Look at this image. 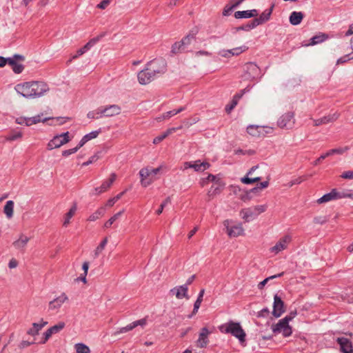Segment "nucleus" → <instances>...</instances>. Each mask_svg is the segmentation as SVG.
I'll return each mask as SVG.
<instances>
[{
	"label": "nucleus",
	"mask_w": 353,
	"mask_h": 353,
	"mask_svg": "<svg viewBox=\"0 0 353 353\" xmlns=\"http://www.w3.org/2000/svg\"><path fill=\"white\" fill-rule=\"evenodd\" d=\"M65 323L64 322H59L57 325L52 326L47 330L49 332V333L52 335L54 334H57L61 330H62L65 327Z\"/></svg>",
	"instance_id": "nucleus-40"
},
{
	"label": "nucleus",
	"mask_w": 353,
	"mask_h": 353,
	"mask_svg": "<svg viewBox=\"0 0 353 353\" xmlns=\"http://www.w3.org/2000/svg\"><path fill=\"white\" fill-rule=\"evenodd\" d=\"M18 262L15 259H12L8 263V267L11 269L17 268Z\"/></svg>",
	"instance_id": "nucleus-64"
},
{
	"label": "nucleus",
	"mask_w": 353,
	"mask_h": 353,
	"mask_svg": "<svg viewBox=\"0 0 353 353\" xmlns=\"http://www.w3.org/2000/svg\"><path fill=\"white\" fill-rule=\"evenodd\" d=\"M232 221L230 220H225L223 222V225L226 229V232L230 237H237L244 234V229L242 224L238 223L230 225Z\"/></svg>",
	"instance_id": "nucleus-9"
},
{
	"label": "nucleus",
	"mask_w": 353,
	"mask_h": 353,
	"mask_svg": "<svg viewBox=\"0 0 353 353\" xmlns=\"http://www.w3.org/2000/svg\"><path fill=\"white\" fill-rule=\"evenodd\" d=\"M124 210H122L116 213L115 214H114L104 223V228H110L112 226V225L122 216Z\"/></svg>",
	"instance_id": "nucleus-36"
},
{
	"label": "nucleus",
	"mask_w": 353,
	"mask_h": 353,
	"mask_svg": "<svg viewBox=\"0 0 353 353\" xmlns=\"http://www.w3.org/2000/svg\"><path fill=\"white\" fill-rule=\"evenodd\" d=\"M272 330L274 334H282L284 336H289L292 334V328L286 323V319H281L276 324L272 325Z\"/></svg>",
	"instance_id": "nucleus-8"
},
{
	"label": "nucleus",
	"mask_w": 353,
	"mask_h": 353,
	"mask_svg": "<svg viewBox=\"0 0 353 353\" xmlns=\"http://www.w3.org/2000/svg\"><path fill=\"white\" fill-rule=\"evenodd\" d=\"M222 333L231 334L239 339L240 343L243 344L245 341L246 334L239 323L229 321L219 327Z\"/></svg>",
	"instance_id": "nucleus-2"
},
{
	"label": "nucleus",
	"mask_w": 353,
	"mask_h": 353,
	"mask_svg": "<svg viewBox=\"0 0 353 353\" xmlns=\"http://www.w3.org/2000/svg\"><path fill=\"white\" fill-rule=\"evenodd\" d=\"M98 41V39H92L89 42H88L83 47L77 50V54L73 56V59H76L78 57L83 54L85 52L90 49Z\"/></svg>",
	"instance_id": "nucleus-30"
},
{
	"label": "nucleus",
	"mask_w": 353,
	"mask_h": 353,
	"mask_svg": "<svg viewBox=\"0 0 353 353\" xmlns=\"http://www.w3.org/2000/svg\"><path fill=\"white\" fill-rule=\"evenodd\" d=\"M110 3V0H103L97 5V8L100 9H105Z\"/></svg>",
	"instance_id": "nucleus-60"
},
{
	"label": "nucleus",
	"mask_w": 353,
	"mask_h": 353,
	"mask_svg": "<svg viewBox=\"0 0 353 353\" xmlns=\"http://www.w3.org/2000/svg\"><path fill=\"white\" fill-rule=\"evenodd\" d=\"M82 146H80V143H79V145L74 148H72V149H69V150H64L62 152V155L64 156V157H68L72 154H74L76 152L78 151V150L81 148Z\"/></svg>",
	"instance_id": "nucleus-51"
},
{
	"label": "nucleus",
	"mask_w": 353,
	"mask_h": 353,
	"mask_svg": "<svg viewBox=\"0 0 353 353\" xmlns=\"http://www.w3.org/2000/svg\"><path fill=\"white\" fill-rule=\"evenodd\" d=\"M350 59H351V58L350 57V56L348 54L345 55V56L339 58L337 60L336 65H339V64H342V63H346L347 61H348Z\"/></svg>",
	"instance_id": "nucleus-56"
},
{
	"label": "nucleus",
	"mask_w": 353,
	"mask_h": 353,
	"mask_svg": "<svg viewBox=\"0 0 353 353\" xmlns=\"http://www.w3.org/2000/svg\"><path fill=\"white\" fill-rule=\"evenodd\" d=\"M70 141L69 132H65L59 135L54 137L48 143L47 148L52 150L55 148H60L61 145L68 143Z\"/></svg>",
	"instance_id": "nucleus-6"
},
{
	"label": "nucleus",
	"mask_w": 353,
	"mask_h": 353,
	"mask_svg": "<svg viewBox=\"0 0 353 353\" xmlns=\"http://www.w3.org/2000/svg\"><path fill=\"white\" fill-rule=\"evenodd\" d=\"M274 7V4H272L269 9L265 10L259 17L255 18L251 21V25L250 27L256 28L259 25H261L268 22L270 19Z\"/></svg>",
	"instance_id": "nucleus-12"
},
{
	"label": "nucleus",
	"mask_w": 353,
	"mask_h": 353,
	"mask_svg": "<svg viewBox=\"0 0 353 353\" xmlns=\"http://www.w3.org/2000/svg\"><path fill=\"white\" fill-rule=\"evenodd\" d=\"M176 131V128H172L167 130L166 132H163L162 134L157 136L155 137L153 140L154 144H158L160 142H161L164 139H165L167 137H168L170 134H171L172 132Z\"/></svg>",
	"instance_id": "nucleus-37"
},
{
	"label": "nucleus",
	"mask_w": 353,
	"mask_h": 353,
	"mask_svg": "<svg viewBox=\"0 0 353 353\" xmlns=\"http://www.w3.org/2000/svg\"><path fill=\"white\" fill-rule=\"evenodd\" d=\"M349 149L348 147H344V148H334L330 150L327 152L324 153L321 156H320L314 162V165H317L319 164L323 159L325 158H329L330 156L334 155V154H343L346 151H347Z\"/></svg>",
	"instance_id": "nucleus-17"
},
{
	"label": "nucleus",
	"mask_w": 353,
	"mask_h": 353,
	"mask_svg": "<svg viewBox=\"0 0 353 353\" xmlns=\"http://www.w3.org/2000/svg\"><path fill=\"white\" fill-rule=\"evenodd\" d=\"M134 328V325H133V323H132L125 327H121L119 331L115 332V334H120V333H125V332L132 330Z\"/></svg>",
	"instance_id": "nucleus-54"
},
{
	"label": "nucleus",
	"mask_w": 353,
	"mask_h": 353,
	"mask_svg": "<svg viewBox=\"0 0 353 353\" xmlns=\"http://www.w3.org/2000/svg\"><path fill=\"white\" fill-rule=\"evenodd\" d=\"M47 324L48 322L43 319H41L39 323H33L32 327L27 331V334L33 336H37L39 334V331L41 330V329Z\"/></svg>",
	"instance_id": "nucleus-26"
},
{
	"label": "nucleus",
	"mask_w": 353,
	"mask_h": 353,
	"mask_svg": "<svg viewBox=\"0 0 353 353\" xmlns=\"http://www.w3.org/2000/svg\"><path fill=\"white\" fill-rule=\"evenodd\" d=\"M33 343H34V342H29V341H22L20 343V344H19V348H21V349H23V348H25V347H27L30 346V345H32V344H33Z\"/></svg>",
	"instance_id": "nucleus-62"
},
{
	"label": "nucleus",
	"mask_w": 353,
	"mask_h": 353,
	"mask_svg": "<svg viewBox=\"0 0 353 353\" xmlns=\"http://www.w3.org/2000/svg\"><path fill=\"white\" fill-rule=\"evenodd\" d=\"M147 321L145 319H142L136 321L132 322L133 325H134V327L138 325L144 326L146 325Z\"/></svg>",
	"instance_id": "nucleus-59"
},
{
	"label": "nucleus",
	"mask_w": 353,
	"mask_h": 353,
	"mask_svg": "<svg viewBox=\"0 0 353 353\" xmlns=\"http://www.w3.org/2000/svg\"><path fill=\"white\" fill-rule=\"evenodd\" d=\"M194 39V33H189L186 37H185L181 41L185 48H186V46L190 45L192 41Z\"/></svg>",
	"instance_id": "nucleus-47"
},
{
	"label": "nucleus",
	"mask_w": 353,
	"mask_h": 353,
	"mask_svg": "<svg viewBox=\"0 0 353 353\" xmlns=\"http://www.w3.org/2000/svg\"><path fill=\"white\" fill-rule=\"evenodd\" d=\"M340 345V350L343 353H353L352 342L345 337H339L336 339Z\"/></svg>",
	"instance_id": "nucleus-20"
},
{
	"label": "nucleus",
	"mask_w": 353,
	"mask_h": 353,
	"mask_svg": "<svg viewBox=\"0 0 353 353\" xmlns=\"http://www.w3.org/2000/svg\"><path fill=\"white\" fill-rule=\"evenodd\" d=\"M103 116L106 117H114L121 113V109L118 105L102 106Z\"/></svg>",
	"instance_id": "nucleus-24"
},
{
	"label": "nucleus",
	"mask_w": 353,
	"mask_h": 353,
	"mask_svg": "<svg viewBox=\"0 0 353 353\" xmlns=\"http://www.w3.org/2000/svg\"><path fill=\"white\" fill-rule=\"evenodd\" d=\"M304 17L303 14L301 12H292L289 17L290 23L293 26H297L300 24Z\"/></svg>",
	"instance_id": "nucleus-28"
},
{
	"label": "nucleus",
	"mask_w": 353,
	"mask_h": 353,
	"mask_svg": "<svg viewBox=\"0 0 353 353\" xmlns=\"http://www.w3.org/2000/svg\"><path fill=\"white\" fill-rule=\"evenodd\" d=\"M336 200L347 198L348 192L347 191H339L337 189L334 188Z\"/></svg>",
	"instance_id": "nucleus-49"
},
{
	"label": "nucleus",
	"mask_w": 353,
	"mask_h": 353,
	"mask_svg": "<svg viewBox=\"0 0 353 353\" xmlns=\"http://www.w3.org/2000/svg\"><path fill=\"white\" fill-rule=\"evenodd\" d=\"M137 77L139 82L142 85L148 84L156 78L150 70H148L147 66L138 73Z\"/></svg>",
	"instance_id": "nucleus-18"
},
{
	"label": "nucleus",
	"mask_w": 353,
	"mask_h": 353,
	"mask_svg": "<svg viewBox=\"0 0 353 353\" xmlns=\"http://www.w3.org/2000/svg\"><path fill=\"white\" fill-rule=\"evenodd\" d=\"M52 336V335L49 333L48 330L43 333V337L42 341H41L40 343L45 344L48 339Z\"/></svg>",
	"instance_id": "nucleus-61"
},
{
	"label": "nucleus",
	"mask_w": 353,
	"mask_h": 353,
	"mask_svg": "<svg viewBox=\"0 0 353 353\" xmlns=\"http://www.w3.org/2000/svg\"><path fill=\"white\" fill-rule=\"evenodd\" d=\"M258 168V165L253 166L248 172L247 176L241 179V182L245 184H251L259 181L261 179L260 176H252V174Z\"/></svg>",
	"instance_id": "nucleus-25"
},
{
	"label": "nucleus",
	"mask_w": 353,
	"mask_h": 353,
	"mask_svg": "<svg viewBox=\"0 0 353 353\" xmlns=\"http://www.w3.org/2000/svg\"><path fill=\"white\" fill-rule=\"evenodd\" d=\"M336 200L334 190L332 189L330 192L324 194L322 197L319 198L316 202L319 204L327 203L331 201Z\"/></svg>",
	"instance_id": "nucleus-34"
},
{
	"label": "nucleus",
	"mask_w": 353,
	"mask_h": 353,
	"mask_svg": "<svg viewBox=\"0 0 353 353\" xmlns=\"http://www.w3.org/2000/svg\"><path fill=\"white\" fill-rule=\"evenodd\" d=\"M214 186H212L211 189L208 191V194L209 196H214L221 192V190L219 186L214 188V189L212 190Z\"/></svg>",
	"instance_id": "nucleus-57"
},
{
	"label": "nucleus",
	"mask_w": 353,
	"mask_h": 353,
	"mask_svg": "<svg viewBox=\"0 0 353 353\" xmlns=\"http://www.w3.org/2000/svg\"><path fill=\"white\" fill-rule=\"evenodd\" d=\"M68 300V296L65 293H62L60 296L50 301L48 304V310H58Z\"/></svg>",
	"instance_id": "nucleus-16"
},
{
	"label": "nucleus",
	"mask_w": 353,
	"mask_h": 353,
	"mask_svg": "<svg viewBox=\"0 0 353 353\" xmlns=\"http://www.w3.org/2000/svg\"><path fill=\"white\" fill-rule=\"evenodd\" d=\"M291 241L292 238L290 236H284L278 241L275 245L270 249V252L274 253V254H277L283 250H285L287 249Z\"/></svg>",
	"instance_id": "nucleus-13"
},
{
	"label": "nucleus",
	"mask_w": 353,
	"mask_h": 353,
	"mask_svg": "<svg viewBox=\"0 0 353 353\" xmlns=\"http://www.w3.org/2000/svg\"><path fill=\"white\" fill-rule=\"evenodd\" d=\"M29 241L30 238L28 236L23 234H21L19 239L12 243V245L16 250L24 252Z\"/></svg>",
	"instance_id": "nucleus-22"
},
{
	"label": "nucleus",
	"mask_w": 353,
	"mask_h": 353,
	"mask_svg": "<svg viewBox=\"0 0 353 353\" xmlns=\"http://www.w3.org/2000/svg\"><path fill=\"white\" fill-rule=\"evenodd\" d=\"M285 312L284 303L277 295L274 296L272 315L276 318L280 317Z\"/></svg>",
	"instance_id": "nucleus-14"
},
{
	"label": "nucleus",
	"mask_w": 353,
	"mask_h": 353,
	"mask_svg": "<svg viewBox=\"0 0 353 353\" xmlns=\"http://www.w3.org/2000/svg\"><path fill=\"white\" fill-rule=\"evenodd\" d=\"M211 332L207 327H203L199 335V339L196 341V345L199 348H204L207 347L209 343L208 336Z\"/></svg>",
	"instance_id": "nucleus-15"
},
{
	"label": "nucleus",
	"mask_w": 353,
	"mask_h": 353,
	"mask_svg": "<svg viewBox=\"0 0 353 353\" xmlns=\"http://www.w3.org/2000/svg\"><path fill=\"white\" fill-rule=\"evenodd\" d=\"M265 130L264 126L250 125L247 128V132L253 137H260Z\"/></svg>",
	"instance_id": "nucleus-31"
},
{
	"label": "nucleus",
	"mask_w": 353,
	"mask_h": 353,
	"mask_svg": "<svg viewBox=\"0 0 353 353\" xmlns=\"http://www.w3.org/2000/svg\"><path fill=\"white\" fill-rule=\"evenodd\" d=\"M248 50V47L245 46H241L237 48L230 49L231 54L232 56H238Z\"/></svg>",
	"instance_id": "nucleus-45"
},
{
	"label": "nucleus",
	"mask_w": 353,
	"mask_h": 353,
	"mask_svg": "<svg viewBox=\"0 0 353 353\" xmlns=\"http://www.w3.org/2000/svg\"><path fill=\"white\" fill-rule=\"evenodd\" d=\"M204 293H205V290L202 289L199 294L197 299L194 304V309L192 311V313L194 314H195L198 312V310L199 309V307L201 306V304L203 301V297Z\"/></svg>",
	"instance_id": "nucleus-39"
},
{
	"label": "nucleus",
	"mask_w": 353,
	"mask_h": 353,
	"mask_svg": "<svg viewBox=\"0 0 353 353\" xmlns=\"http://www.w3.org/2000/svg\"><path fill=\"white\" fill-rule=\"evenodd\" d=\"M117 175L114 173L111 174L110 177L108 180L105 181L100 187L96 188L94 191L97 194H100L103 192H106L112 185L114 181L116 180Z\"/></svg>",
	"instance_id": "nucleus-23"
},
{
	"label": "nucleus",
	"mask_w": 353,
	"mask_h": 353,
	"mask_svg": "<svg viewBox=\"0 0 353 353\" xmlns=\"http://www.w3.org/2000/svg\"><path fill=\"white\" fill-rule=\"evenodd\" d=\"M77 210V205L76 203H73L72 206L71 207V208L70 209L68 212H67L65 215L63 226H67L70 223V219L74 215Z\"/></svg>",
	"instance_id": "nucleus-32"
},
{
	"label": "nucleus",
	"mask_w": 353,
	"mask_h": 353,
	"mask_svg": "<svg viewBox=\"0 0 353 353\" xmlns=\"http://www.w3.org/2000/svg\"><path fill=\"white\" fill-rule=\"evenodd\" d=\"M340 176L344 179H353V170L345 171L341 174Z\"/></svg>",
	"instance_id": "nucleus-52"
},
{
	"label": "nucleus",
	"mask_w": 353,
	"mask_h": 353,
	"mask_svg": "<svg viewBox=\"0 0 353 353\" xmlns=\"http://www.w3.org/2000/svg\"><path fill=\"white\" fill-rule=\"evenodd\" d=\"M21 132H12L10 134L6 137V139L9 141H13L19 139L22 137Z\"/></svg>",
	"instance_id": "nucleus-48"
},
{
	"label": "nucleus",
	"mask_w": 353,
	"mask_h": 353,
	"mask_svg": "<svg viewBox=\"0 0 353 353\" xmlns=\"http://www.w3.org/2000/svg\"><path fill=\"white\" fill-rule=\"evenodd\" d=\"M77 353H90V350L88 346L83 343H77L74 345Z\"/></svg>",
	"instance_id": "nucleus-43"
},
{
	"label": "nucleus",
	"mask_w": 353,
	"mask_h": 353,
	"mask_svg": "<svg viewBox=\"0 0 353 353\" xmlns=\"http://www.w3.org/2000/svg\"><path fill=\"white\" fill-rule=\"evenodd\" d=\"M3 212L8 219L13 216L14 213V202L12 201H8L4 206Z\"/></svg>",
	"instance_id": "nucleus-35"
},
{
	"label": "nucleus",
	"mask_w": 353,
	"mask_h": 353,
	"mask_svg": "<svg viewBox=\"0 0 353 353\" xmlns=\"http://www.w3.org/2000/svg\"><path fill=\"white\" fill-rule=\"evenodd\" d=\"M283 274H284V272H281V273H279L278 274H275V275H273V276H269V277L266 278L265 279H264L263 281H262L261 282H260L258 284L259 289H262L266 285V283H268V281H270L271 279H275V278L281 277Z\"/></svg>",
	"instance_id": "nucleus-44"
},
{
	"label": "nucleus",
	"mask_w": 353,
	"mask_h": 353,
	"mask_svg": "<svg viewBox=\"0 0 353 353\" xmlns=\"http://www.w3.org/2000/svg\"><path fill=\"white\" fill-rule=\"evenodd\" d=\"M174 115H176V112H174V110L168 111L167 112L163 113L161 117H157V120L158 121H161L163 120L168 119Z\"/></svg>",
	"instance_id": "nucleus-50"
},
{
	"label": "nucleus",
	"mask_w": 353,
	"mask_h": 353,
	"mask_svg": "<svg viewBox=\"0 0 353 353\" xmlns=\"http://www.w3.org/2000/svg\"><path fill=\"white\" fill-rule=\"evenodd\" d=\"M188 287L187 285H180L175 287L170 290V294L172 295H175V296L178 299H181L183 298H185L186 299H189V296L188 294Z\"/></svg>",
	"instance_id": "nucleus-19"
},
{
	"label": "nucleus",
	"mask_w": 353,
	"mask_h": 353,
	"mask_svg": "<svg viewBox=\"0 0 353 353\" xmlns=\"http://www.w3.org/2000/svg\"><path fill=\"white\" fill-rule=\"evenodd\" d=\"M16 91L26 98H35L42 96L49 88L43 81H30L17 84Z\"/></svg>",
	"instance_id": "nucleus-1"
},
{
	"label": "nucleus",
	"mask_w": 353,
	"mask_h": 353,
	"mask_svg": "<svg viewBox=\"0 0 353 353\" xmlns=\"http://www.w3.org/2000/svg\"><path fill=\"white\" fill-rule=\"evenodd\" d=\"M104 214H105V208L101 207L99 209H98L95 212H94L92 214H91L89 216L88 220L90 221H94L99 219L100 217L103 216L104 215Z\"/></svg>",
	"instance_id": "nucleus-41"
},
{
	"label": "nucleus",
	"mask_w": 353,
	"mask_h": 353,
	"mask_svg": "<svg viewBox=\"0 0 353 353\" xmlns=\"http://www.w3.org/2000/svg\"><path fill=\"white\" fill-rule=\"evenodd\" d=\"M234 8L232 7V5H227L225 6V7L223 9V14L224 16H228L230 14V13L231 12V11L234 9Z\"/></svg>",
	"instance_id": "nucleus-58"
},
{
	"label": "nucleus",
	"mask_w": 353,
	"mask_h": 353,
	"mask_svg": "<svg viewBox=\"0 0 353 353\" xmlns=\"http://www.w3.org/2000/svg\"><path fill=\"white\" fill-rule=\"evenodd\" d=\"M25 60L23 56L20 54H14L12 57L8 58V64L12 67V70L16 74H19L23 70L22 62Z\"/></svg>",
	"instance_id": "nucleus-11"
},
{
	"label": "nucleus",
	"mask_w": 353,
	"mask_h": 353,
	"mask_svg": "<svg viewBox=\"0 0 353 353\" xmlns=\"http://www.w3.org/2000/svg\"><path fill=\"white\" fill-rule=\"evenodd\" d=\"M269 313H270L269 309L264 308L258 312L257 316L259 317H263V316H265L266 315H268Z\"/></svg>",
	"instance_id": "nucleus-63"
},
{
	"label": "nucleus",
	"mask_w": 353,
	"mask_h": 353,
	"mask_svg": "<svg viewBox=\"0 0 353 353\" xmlns=\"http://www.w3.org/2000/svg\"><path fill=\"white\" fill-rule=\"evenodd\" d=\"M170 197H168L167 199H165V200L161 204L160 208L157 210V214H161L163 210L164 207L168 203H170Z\"/></svg>",
	"instance_id": "nucleus-53"
},
{
	"label": "nucleus",
	"mask_w": 353,
	"mask_h": 353,
	"mask_svg": "<svg viewBox=\"0 0 353 353\" xmlns=\"http://www.w3.org/2000/svg\"><path fill=\"white\" fill-rule=\"evenodd\" d=\"M266 210V205H256L241 210L240 212V216L245 222H249L255 219L260 214L264 212Z\"/></svg>",
	"instance_id": "nucleus-4"
},
{
	"label": "nucleus",
	"mask_w": 353,
	"mask_h": 353,
	"mask_svg": "<svg viewBox=\"0 0 353 353\" xmlns=\"http://www.w3.org/2000/svg\"><path fill=\"white\" fill-rule=\"evenodd\" d=\"M328 38L327 35L324 33H320L317 35L314 36L310 39V43L307 44V46H314L319 43H322L323 41H325Z\"/></svg>",
	"instance_id": "nucleus-33"
},
{
	"label": "nucleus",
	"mask_w": 353,
	"mask_h": 353,
	"mask_svg": "<svg viewBox=\"0 0 353 353\" xmlns=\"http://www.w3.org/2000/svg\"><path fill=\"white\" fill-rule=\"evenodd\" d=\"M99 131H93L90 133H88L83 137L81 140L80 141V146H83L86 142H88L90 140H92L99 135Z\"/></svg>",
	"instance_id": "nucleus-38"
},
{
	"label": "nucleus",
	"mask_w": 353,
	"mask_h": 353,
	"mask_svg": "<svg viewBox=\"0 0 353 353\" xmlns=\"http://www.w3.org/2000/svg\"><path fill=\"white\" fill-rule=\"evenodd\" d=\"M294 123V114L292 112L285 113L278 120V125L281 128L291 129Z\"/></svg>",
	"instance_id": "nucleus-10"
},
{
	"label": "nucleus",
	"mask_w": 353,
	"mask_h": 353,
	"mask_svg": "<svg viewBox=\"0 0 353 353\" xmlns=\"http://www.w3.org/2000/svg\"><path fill=\"white\" fill-rule=\"evenodd\" d=\"M185 47L182 44L181 41L176 42L172 47V52L174 54L183 52L185 50Z\"/></svg>",
	"instance_id": "nucleus-46"
},
{
	"label": "nucleus",
	"mask_w": 353,
	"mask_h": 353,
	"mask_svg": "<svg viewBox=\"0 0 353 353\" xmlns=\"http://www.w3.org/2000/svg\"><path fill=\"white\" fill-rule=\"evenodd\" d=\"M339 113L336 112L333 114H330L321 119L314 120V125L319 126L323 124H327L335 121L339 117Z\"/></svg>",
	"instance_id": "nucleus-21"
},
{
	"label": "nucleus",
	"mask_w": 353,
	"mask_h": 353,
	"mask_svg": "<svg viewBox=\"0 0 353 353\" xmlns=\"http://www.w3.org/2000/svg\"><path fill=\"white\" fill-rule=\"evenodd\" d=\"M163 166H159L157 168L146 167L141 169L139 171V175L141 177V185L145 188L152 184L153 181L158 179L157 175L159 174Z\"/></svg>",
	"instance_id": "nucleus-3"
},
{
	"label": "nucleus",
	"mask_w": 353,
	"mask_h": 353,
	"mask_svg": "<svg viewBox=\"0 0 353 353\" xmlns=\"http://www.w3.org/2000/svg\"><path fill=\"white\" fill-rule=\"evenodd\" d=\"M258 15V11L255 9L251 10L237 11L234 13L236 19L250 18Z\"/></svg>",
	"instance_id": "nucleus-29"
},
{
	"label": "nucleus",
	"mask_w": 353,
	"mask_h": 353,
	"mask_svg": "<svg viewBox=\"0 0 353 353\" xmlns=\"http://www.w3.org/2000/svg\"><path fill=\"white\" fill-rule=\"evenodd\" d=\"M191 168L196 172H203L210 167V163L206 161L201 162L200 160L191 161Z\"/></svg>",
	"instance_id": "nucleus-27"
},
{
	"label": "nucleus",
	"mask_w": 353,
	"mask_h": 353,
	"mask_svg": "<svg viewBox=\"0 0 353 353\" xmlns=\"http://www.w3.org/2000/svg\"><path fill=\"white\" fill-rule=\"evenodd\" d=\"M219 54L225 58H230L232 57L230 50H221L219 52Z\"/></svg>",
	"instance_id": "nucleus-55"
},
{
	"label": "nucleus",
	"mask_w": 353,
	"mask_h": 353,
	"mask_svg": "<svg viewBox=\"0 0 353 353\" xmlns=\"http://www.w3.org/2000/svg\"><path fill=\"white\" fill-rule=\"evenodd\" d=\"M108 241V237H105L103 240L100 243V244L97 246L94 251V258H97L99 255L103 252L105 245H107Z\"/></svg>",
	"instance_id": "nucleus-42"
},
{
	"label": "nucleus",
	"mask_w": 353,
	"mask_h": 353,
	"mask_svg": "<svg viewBox=\"0 0 353 353\" xmlns=\"http://www.w3.org/2000/svg\"><path fill=\"white\" fill-rule=\"evenodd\" d=\"M148 70H150L155 77L163 74L166 70V62L163 59H154L146 65Z\"/></svg>",
	"instance_id": "nucleus-5"
},
{
	"label": "nucleus",
	"mask_w": 353,
	"mask_h": 353,
	"mask_svg": "<svg viewBox=\"0 0 353 353\" xmlns=\"http://www.w3.org/2000/svg\"><path fill=\"white\" fill-rule=\"evenodd\" d=\"M43 114L36 115L32 117H20L16 119V123L20 125H26V126H30L34 124H37L40 122H46L50 119V117L43 118Z\"/></svg>",
	"instance_id": "nucleus-7"
}]
</instances>
